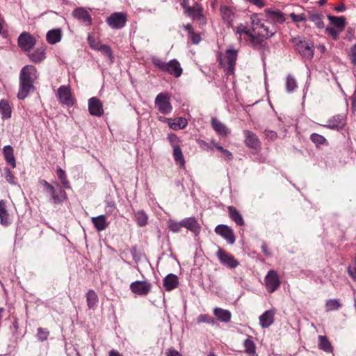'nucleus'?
Listing matches in <instances>:
<instances>
[{
	"instance_id": "a19ab883",
	"label": "nucleus",
	"mask_w": 356,
	"mask_h": 356,
	"mask_svg": "<svg viewBox=\"0 0 356 356\" xmlns=\"http://www.w3.org/2000/svg\"><path fill=\"white\" fill-rule=\"evenodd\" d=\"M275 33L276 29L273 26H272V27H269L266 25H264V27L259 31L257 34L261 35L262 38H268L272 37Z\"/></svg>"
},
{
	"instance_id": "4468645a",
	"label": "nucleus",
	"mask_w": 356,
	"mask_h": 356,
	"mask_svg": "<svg viewBox=\"0 0 356 356\" xmlns=\"http://www.w3.org/2000/svg\"><path fill=\"white\" fill-rule=\"evenodd\" d=\"M131 291L140 296L147 295L151 289V284L145 281H136L131 284Z\"/></svg>"
},
{
	"instance_id": "4d7b16f0",
	"label": "nucleus",
	"mask_w": 356,
	"mask_h": 356,
	"mask_svg": "<svg viewBox=\"0 0 356 356\" xmlns=\"http://www.w3.org/2000/svg\"><path fill=\"white\" fill-rule=\"evenodd\" d=\"M264 134L266 137L270 140H275L277 137V133L273 130L266 129Z\"/></svg>"
},
{
	"instance_id": "473e14b6",
	"label": "nucleus",
	"mask_w": 356,
	"mask_h": 356,
	"mask_svg": "<svg viewBox=\"0 0 356 356\" xmlns=\"http://www.w3.org/2000/svg\"><path fill=\"white\" fill-rule=\"evenodd\" d=\"M134 218L140 227H144L147 224L148 216L143 210L134 212Z\"/></svg>"
},
{
	"instance_id": "412c9836",
	"label": "nucleus",
	"mask_w": 356,
	"mask_h": 356,
	"mask_svg": "<svg viewBox=\"0 0 356 356\" xmlns=\"http://www.w3.org/2000/svg\"><path fill=\"white\" fill-rule=\"evenodd\" d=\"M275 311L269 309L259 316V323L262 327H268L274 322Z\"/></svg>"
},
{
	"instance_id": "f8f14e48",
	"label": "nucleus",
	"mask_w": 356,
	"mask_h": 356,
	"mask_svg": "<svg viewBox=\"0 0 356 356\" xmlns=\"http://www.w3.org/2000/svg\"><path fill=\"white\" fill-rule=\"evenodd\" d=\"M237 56L238 51L232 48H229L225 51L227 74H234Z\"/></svg>"
},
{
	"instance_id": "423d86ee",
	"label": "nucleus",
	"mask_w": 356,
	"mask_h": 356,
	"mask_svg": "<svg viewBox=\"0 0 356 356\" xmlns=\"http://www.w3.org/2000/svg\"><path fill=\"white\" fill-rule=\"evenodd\" d=\"M127 18L124 13L117 12L111 14L106 19L107 24L113 29H120L126 24Z\"/></svg>"
},
{
	"instance_id": "0e129e2a",
	"label": "nucleus",
	"mask_w": 356,
	"mask_h": 356,
	"mask_svg": "<svg viewBox=\"0 0 356 356\" xmlns=\"http://www.w3.org/2000/svg\"><path fill=\"white\" fill-rule=\"evenodd\" d=\"M222 154H223L224 158H225L226 160H227V161H230V160H232V158H233L232 154L229 151H228V150H227V149H225V150L224 151V152L222 153Z\"/></svg>"
},
{
	"instance_id": "a211bd4d",
	"label": "nucleus",
	"mask_w": 356,
	"mask_h": 356,
	"mask_svg": "<svg viewBox=\"0 0 356 356\" xmlns=\"http://www.w3.org/2000/svg\"><path fill=\"white\" fill-rule=\"evenodd\" d=\"M90 46L96 50L101 51L104 56H106L110 60L111 63L113 62V56L111 47L106 44H93L92 43V36L89 35L88 38Z\"/></svg>"
},
{
	"instance_id": "7ed1b4c3",
	"label": "nucleus",
	"mask_w": 356,
	"mask_h": 356,
	"mask_svg": "<svg viewBox=\"0 0 356 356\" xmlns=\"http://www.w3.org/2000/svg\"><path fill=\"white\" fill-rule=\"evenodd\" d=\"M40 185L44 187V191L50 195V202L54 204H58L63 202L67 199V195L64 190L61 189L60 186H58V191L49 182L44 179H40L39 181Z\"/></svg>"
},
{
	"instance_id": "4be33fe9",
	"label": "nucleus",
	"mask_w": 356,
	"mask_h": 356,
	"mask_svg": "<svg viewBox=\"0 0 356 356\" xmlns=\"http://www.w3.org/2000/svg\"><path fill=\"white\" fill-rule=\"evenodd\" d=\"M0 223L5 227L10 224L9 213L7 209V202L4 200H0Z\"/></svg>"
},
{
	"instance_id": "6ab92c4d",
	"label": "nucleus",
	"mask_w": 356,
	"mask_h": 356,
	"mask_svg": "<svg viewBox=\"0 0 356 356\" xmlns=\"http://www.w3.org/2000/svg\"><path fill=\"white\" fill-rule=\"evenodd\" d=\"M183 227L186 228L191 232H193L195 235H197L201 229L200 224L194 217L186 218L182 220Z\"/></svg>"
},
{
	"instance_id": "39448f33",
	"label": "nucleus",
	"mask_w": 356,
	"mask_h": 356,
	"mask_svg": "<svg viewBox=\"0 0 356 356\" xmlns=\"http://www.w3.org/2000/svg\"><path fill=\"white\" fill-rule=\"evenodd\" d=\"M170 99V95L166 92H161L156 95L154 104L156 108L161 113L168 115L172 112V106Z\"/></svg>"
},
{
	"instance_id": "f704fd0d",
	"label": "nucleus",
	"mask_w": 356,
	"mask_h": 356,
	"mask_svg": "<svg viewBox=\"0 0 356 356\" xmlns=\"http://www.w3.org/2000/svg\"><path fill=\"white\" fill-rule=\"evenodd\" d=\"M318 348L327 353L332 351L331 343L325 336H318Z\"/></svg>"
},
{
	"instance_id": "1a4fd4ad",
	"label": "nucleus",
	"mask_w": 356,
	"mask_h": 356,
	"mask_svg": "<svg viewBox=\"0 0 356 356\" xmlns=\"http://www.w3.org/2000/svg\"><path fill=\"white\" fill-rule=\"evenodd\" d=\"M18 45L24 51L29 52L36 44L35 38L28 32H23L18 38Z\"/></svg>"
},
{
	"instance_id": "c9c22d12",
	"label": "nucleus",
	"mask_w": 356,
	"mask_h": 356,
	"mask_svg": "<svg viewBox=\"0 0 356 356\" xmlns=\"http://www.w3.org/2000/svg\"><path fill=\"white\" fill-rule=\"evenodd\" d=\"M342 307L339 299H329L325 302V308L327 312L338 310Z\"/></svg>"
},
{
	"instance_id": "2eb2a0df",
	"label": "nucleus",
	"mask_w": 356,
	"mask_h": 356,
	"mask_svg": "<svg viewBox=\"0 0 356 356\" xmlns=\"http://www.w3.org/2000/svg\"><path fill=\"white\" fill-rule=\"evenodd\" d=\"M216 234L223 237L229 244L235 242V236L232 229L227 225H219L215 228Z\"/></svg>"
},
{
	"instance_id": "3c124183",
	"label": "nucleus",
	"mask_w": 356,
	"mask_h": 356,
	"mask_svg": "<svg viewBox=\"0 0 356 356\" xmlns=\"http://www.w3.org/2000/svg\"><path fill=\"white\" fill-rule=\"evenodd\" d=\"M310 139L316 145H322L326 143V139L324 136L315 133L311 134Z\"/></svg>"
},
{
	"instance_id": "864d4df0",
	"label": "nucleus",
	"mask_w": 356,
	"mask_h": 356,
	"mask_svg": "<svg viewBox=\"0 0 356 356\" xmlns=\"http://www.w3.org/2000/svg\"><path fill=\"white\" fill-rule=\"evenodd\" d=\"M348 56L351 60V63L356 65V44L350 48L348 51Z\"/></svg>"
},
{
	"instance_id": "c03bdc74",
	"label": "nucleus",
	"mask_w": 356,
	"mask_h": 356,
	"mask_svg": "<svg viewBox=\"0 0 356 356\" xmlns=\"http://www.w3.org/2000/svg\"><path fill=\"white\" fill-rule=\"evenodd\" d=\"M56 173H57L58 179L60 180L63 187L67 189L70 188V185L67 179V175L65 174V172L60 168H58L56 170Z\"/></svg>"
},
{
	"instance_id": "e2e57ef3",
	"label": "nucleus",
	"mask_w": 356,
	"mask_h": 356,
	"mask_svg": "<svg viewBox=\"0 0 356 356\" xmlns=\"http://www.w3.org/2000/svg\"><path fill=\"white\" fill-rule=\"evenodd\" d=\"M351 108L353 112L356 111V94L355 93L350 97Z\"/></svg>"
},
{
	"instance_id": "680f3d73",
	"label": "nucleus",
	"mask_w": 356,
	"mask_h": 356,
	"mask_svg": "<svg viewBox=\"0 0 356 356\" xmlns=\"http://www.w3.org/2000/svg\"><path fill=\"white\" fill-rule=\"evenodd\" d=\"M6 179L7 181H8L9 183L14 184V181H13L14 177L10 170H8L6 172Z\"/></svg>"
},
{
	"instance_id": "6e6552de",
	"label": "nucleus",
	"mask_w": 356,
	"mask_h": 356,
	"mask_svg": "<svg viewBox=\"0 0 356 356\" xmlns=\"http://www.w3.org/2000/svg\"><path fill=\"white\" fill-rule=\"evenodd\" d=\"M184 13L190 17L193 20L203 22L205 24L204 17L203 15V8L197 3L194 2L192 6L184 8Z\"/></svg>"
},
{
	"instance_id": "37998d69",
	"label": "nucleus",
	"mask_w": 356,
	"mask_h": 356,
	"mask_svg": "<svg viewBox=\"0 0 356 356\" xmlns=\"http://www.w3.org/2000/svg\"><path fill=\"white\" fill-rule=\"evenodd\" d=\"M220 14L222 19L228 23H231L234 19L233 13L226 6H222L220 8Z\"/></svg>"
},
{
	"instance_id": "a18cd8bd",
	"label": "nucleus",
	"mask_w": 356,
	"mask_h": 356,
	"mask_svg": "<svg viewBox=\"0 0 356 356\" xmlns=\"http://www.w3.org/2000/svg\"><path fill=\"white\" fill-rule=\"evenodd\" d=\"M251 22L252 25V31H260L263 27H264V23L261 22V19L257 15H253L251 16Z\"/></svg>"
},
{
	"instance_id": "0eeeda50",
	"label": "nucleus",
	"mask_w": 356,
	"mask_h": 356,
	"mask_svg": "<svg viewBox=\"0 0 356 356\" xmlns=\"http://www.w3.org/2000/svg\"><path fill=\"white\" fill-rule=\"evenodd\" d=\"M265 285L268 293L277 291L280 286V280L277 273L274 270L268 272L264 278Z\"/></svg>"
},
{
	"instance_id": "a878e982",
	"label": "nucleus",
	"mask_w": 356,
	"mask_h": 356,
	"mask_svg": "<svg viewBox=\"0 0 356 356\" xmlns=\"http://www.w3.org/2000/svg\"><path fill=\"white\" fill-rule=\"evenodd\" d=\"M29 59L33 63H40L45 58V48L40 47L37 48L32 53L29 54Z\"/></svg>"
},
{
	"instance_id": "ea45409f",
	"label": "nucleus",
	"mask_w": 356,
	"mask_h": 356,
	"mask_svg": "<svg viewBox=\"0 0 356 356\" xmlns=\"http://www.w3.org/2000/svg\"><path fill=\"white\" fill-rule=\"evenodd\" d=\"M297 81L296 79L291 74H288L286 80V89L289 93L294 92L297 88Z\"/></svg>"
},
{
	"instance_id": "9d476101",
	"label": "nucleus",
	"mask_w": 356,
	"mask_h": 356,
	"mask_svg": "<svg viewBox=\"0 0 356 356\" xmlns=\"http://www.w3.org/2000/svg\"><path fill=\"white\" fill-rule=\"evenodd\" d=\"M216 256L220 262L229 268L234 269L239 264V263L234 259V256L220 248H219L216 252Z\"/></svg>"
},
{
	"instance_id": "dca6fc26",
	"label": "nucleus",
	"mask_w": 356,
	"mask_h": 356,
	"mask_svg": "<svg viewBox=\"0 0 356 356\" xmlns=\"http://www.w3.org/2000/svg\"><path fill=\"white\" fill-rule=\"evenodd\" d=\"M346 124V117L343 115H337L329 119L324 127L331 129H342Z\"/></svg>"
},
{
	"instance_id": "052dcab7",
	"label": "nucleus",
	"mask_w": 356,
	"mask_h": 356,
	"mask_svg": "<svg viewBox=\"0 0 356 356\" xmlns=\"http://www.w3.org/2000/svg\"><path fill=\"white\" fill-rule=\"evenodd\" d=\"M166 356H181V355L173 348H170L166 352Z\"/></svg>"
},
{
	"instance_id": "09e8293b",
	"label": "nucleus",
	"mask_w": 356,
	"mask_h": 356,
	"mask_svg": "<svg viewBox=\"0 0 356 356\" xmlns=\"http://www.w3.org/2000/svg\"><path fill=\"white\" fill-rule=\"evenodd\" d=\"M168 228L172 232H179L181 230V228L183 227L182 220L180 222H176L173 220H169L168 222Z\"/></svg>"
},
{
	"instance_id": "c85d7f7f",
	"label": "nucleus",
	"mask_w": 356,
	"mask_h": 356,
	"mask_svg": "<svg viewBox=\"0 0 356 356\" xmlns=\"http://www.w3.org/2000/svg\"><path fill=\"white\" fill-rule=\"evenodd\" d=\"M211 126L213 129L220 136H227L229 133L228 129L225 124L218 120L216 118H212Z\"/></svg>"
},
{
	"instance_id": "c756f323",
	"label": "nucleus",
	"mask_w": 356,
	"mask_h": 356,
	"mask_svg": "<svg viewBox=\"0 0 356 356\" xmlns=\"http://www.w3.org/2000/svg\"><path fill=\"white\" fill-rule=\"evenodd\" d=\"M92 222L95 227L98 231H103L108 226V223L106 222V216L104 215H100V216H98L96 217H92Z\"/></svg>"
},
{
	"instance_id": "ddd939ff",
	"label": "nucleus",
	"mask_w": 356,
	"mask_h": 356,
	"mask_svg": "<svg viewBox=\"0 0 356 356\" xmlns=\"http://www.w3.org/2000/svg\"><path fill=\"white\" fill-rule=\"evenodd\" d=\"M88 111L91 115L100 117L104 114L103 104L97 97H91L88 99Z\"/></svg>"
},
{
	"instance_id": "393cba45",
	"label": "nucleus",
	"mask_w": 356,
	"mask_h": 356,
	"mask_svg": "<svg viewBox=\"0 0 356 356\" xmlns=\"http://www.w3.org/2000/svg\"><path fill=\"white\" fill-rule=\"evenodd\" d=\"M213 314L218 321L223 323L229 322L232 318V314L229 310L220 307L213 309Z\"/></svg>"
},
{
	"instance_id": "b1692460",
	"label": "nucleus",
	"mask_w": 356,
	"mask_h": 356,
	"mask_svg": "<svg viewBox=\"0 0 356 356\" xmlns=\"http://www.w3.org/2000/svg\"><path fill=\"white\" fill-rule=\"evenodd\" d=\"M62 38V31L60 29L49 30L46 35V39L49 44H55L59 42Z\"/></svg>"
},
{
	"instance_id": "6e6d98bb",
	"label": "nucleus",
	"mask_w": 356,
	"mask_h": 356,
	"mask_svg": "<svg viewBox=\"0 0 356 356\" xmlns=\"http://www.w3.org/2000/svg\"><path fill=\"white\" fill-rule=\"evenodd\" d=\"M236 33H238V34L245 33L248 37H250L252 35V33L250 32V31L246 26H245L242 24L237 26Z\"/></svg>"
},
{
	"instance_id": "9b49d317",
	"label": "nucleus",
	"mask_w": 356,
	"mask_h": 356,
	"mask_svg": "<svg viewBox=\"0 0 356 356\" xmlns=\"http://www.w3.org/2000/svg\"><path fill=\"white\" fill-rule=\"evenodd\" d=\"M58 98L61 104L72 106L74 104V100L72 97L70 88L67 86H61L58 89Z\"/></svg>"
},
{
	"instance_id": "bb28decb",
	"label": "nucleus",
	"mask_w": 356,
	"mask_h": 356,
	"mask_svg": "<svg viewBox=\"0 0 356 356\" xmlns=\"http://www.w3.org/2000/svg\"><path fill=\"white\" fill-rule=\"evenodd\" d=\"M243 346L245 348V353L248 356H257L256 353V346L252 339V337L248 336L243 342Z\"/></svg>"
},
{
	"instance_id": "5701e85b",
	"label": "nucleus",
	"mask_w": 356,
	"mask_h": 356,
	"mask_svg": "<svg viewBox=\"0 0 356 356\" xmlns=\"http://www.w3.org/2000/svg\"><path fill=\"white\" fill-rule=\"evenodd\" d=\"M178 284V277L175 274L170 273L163 279V286L168 291L175 289Z\"/></svg>"
},
{
	"instance_id": "aec40b11",
	"label": "nucleus",
	"mask_w": 356,
	"mask_h": 356,
	"mask_svg": "<svg viewBox=\"0 0 356 356\" xmlns=\"http://www.w3.org/2000/svg\"><path fill=\"white\" fill-rule=\"evenodd\" d=\"M73 15L75 18L81 20L86 25H90L92 23V17L89 13L83 8H76L73 11Z\"/></svg>"
},
{
	"instance_id": "8fccbe9b",
	"label": "nucleus",
	"mask_w": 356,
	"mask_h": 356,
	"mask_svg": "<svg viewBox=\"0 0 356 356\" xmlns=\"http://www.w3.org/2000/svg\"><path fill=\"white\" fill-rule=\"evenodd\" d=\"M197 322L198 323H205L210 325H214L216 321L211 316L208 314H200L197 318Z\"/></svg>"
},
{
	"instance_id": "20e7f679",
	"label": "nucleus",
	"mask_w": 356,
	"mask_h": 356,
	"mask_svg": "<svg viewBox=\"0 0 356 356\" xmlns=\"http://www.w3.org/2000/svg\"><path fill=\"white\" fill-rule=\"evenodd\" d=\"M292 42L296 45L297 50L303 57L309 59L313 58L314 46L311 42L297 37L292 39Z\"/></svg>"
},
{
	"instance_id": "69168bd1",
	"label": "nucleus",
	"mask_w": 356,
	"mask_h": 356,
	"mask_svg": "<svg viewBox=\"0 0 356 356\" xmlns=\"http://www.w3.org/2000/svg\"><path fill=\"white\" fill-rule=\"evenodd\" d=\"M251 3L256 5L259 7H262L264 6V3L262 0H248Z\"/></svg>"
},
{
	"instance_id": "f3484780",
	"label": "nucleus",
	"mask_w": 356,
	"mask_h": 356,
	"mask_svg": "<svg viewBox=\"0 0 356 356\" xmlns=\"http://www.w3.org/2000/svg\"><path fill=\"white\" fill-rule=\"evenodd\" d=\"M243 134L245 137V143L248 147L254 149L260 148V141L254 133L249 130H245L243 131Z\"/></svg>"
},
{
	"instance_id": "79ce46f5",
	"label": "nucleus",
	"mask_w": 356,
	"mask_h": 356,
	"mask_svg": "<svg viewBox=\"0 0 356 356\" xmlns=\"http://www.w3.org/2000/svg\"><path fill=\"white\" fill-rule=\"evenodd\" d=\"M173 156L177 163H179L181 166L184 165V159L182 151L179 146H175L173 149Z\"/></svg>"
},
{
	"instance_id": "4c0bfd02",
	"label": "nucleus",
	"mask_w": 356,
	"mask_h": 356,
	"mask_svg": "<svg viewBox=\"0 0 356 356\" xmlns=\"http://www.w3.org/2000/svg\"><path fill=\"white\" fill-rule=\"evenodd\" d=\"M87 305L90 309L94 308L98 302L97 293L93 290H89L86 294Z\"/></svg>"
},
{
	"instance_id": "774afa93",
	"label": "nucleus",
	"mask_w": 356,
	"mask_h": 356,
	"mask_svg": "<svg viewBox=\"0 0 356 356\" xmlns=\"http://www.w3.org/2000/svg\"><path fill=\"white\" fill-rule=\"evenodd\" d=\"M108 356H123V355L115 350H111L108 353Z\"/></svg>"
},
{
	"instance_id": "13d9d810",
	"label": "nucleus",
	"mask_w": 356,
	"mask_h": 356,
	"mask_svg": "<svg viewBox=\"0 0 356 356\" xmlns=\"http://www.w3.org/2000/svg\"><path fill=\"white\" fill-rule=\"evenodd\" d=\"M326 33L332 37L333 39L337 40L339 36V33L333 27H327Z\"/></svg>"
},
{
	"instance_id": "72a5a7b5",
	"label": "nucleus",
	"mask_w": 356,
	"mask_h": 356,
	"mask_svg": "<svg viewBox=\"0 0 356 356\" xmlns=\"http://www.w3.org/2000/svg\"><path fill=\"white\" fill-rule=\"evenodd\" d=\"M330 22L340 31H343L346 26V18L343 16H328Z\"/></svg>"
},
{
	"instance_id": "338daca9",
	"label": "nucleus",
	"mask_w": 356,
	"mask_h": 356,
	"mask_svg": "<svg viewBox=\"0 0 356 356\" xmlns=\"http://www.w3.org/2000/svg\"><path fill=\"white\" fill-rule=\"evenodd\" d=\"M191 40L193 43L197 44L200 41V37L197 34H193Z\"/></svg>"
},
{
	"instance_id": "603ef678",
	"label": "nucleus",
	"mask_w": 356,
	"mask_h": 356,
	"mask_svg": "<svg viewBox=\"0 0 356 356\" xmlns=\"http://www.w3.org/2000/svg\"><path fill=\"white\" fill-rule=\"evenodd\" d=\"M49 332L44 328L39 327L37 332V338L40 341H44L47 339Z\"/></svg>"
},
{
	"instance_id": "58836bf2",
	"label": "nucleus",
	"mask_w": 356,
	"mask_h": 356,
	"mask_svg": "<svg viewBox=\"0 0 356 356\" xmlns=\"http://www.w3.org/2000/svg\"><path fill=\"white\" fill-rule=\"evenodd\" d=\"M309 19L314 22L315 25L319 28L322 29L324 26V23L323 22V15L316 13H309L308 15Z\"/></svg>"
},
{
	"instance_id": "e433bc0d",
	"label": "nucleus",
	"mask_w": 356,
	"mask_h": 356,
	"mask_svg": "<svg viewBox=\"0 0 356 356\" xmlns=\"http://www.w3.org/2000/svg\"><path fill=\"white\" fill-rule=\"evenodd\" d=\"M187 120L184 118H176L173 122H169V127L173 130H179L185 128L187 125Z\"/></svg>"
},
{
	"instance_id": "bf43d9fd",
	"label": "nucleus",
	"mask_w": 356,
	"mask_h": 356,
	"mask_svg": "<svg viewBox=\"0 0 356 356\" xmlns=\"http://www.w3.org/2000/svg\"><path fill=\"white\" fill-rule=\"evenodd\" d=\"M115 209V203L113 201H107L105 210L106 213H112Z\"/></svg>"
},
{
	"instance_id": "cd10ccee",
	"label": "nucleus",
	"mask_w": 356,
	"mask_h": 356,
	"mask_svg": "<svg viewBox=\"0 0 356 356\" xmlns=\"http://www.w3.org/2000/svg\"><path fill=\"white\" fill-rule=\"evenodd\" d=\"M3 154L5 159L13 168L16 167L15 159L14 156L13 148L10 145H6L3 147Z\"/></svg>"
},
{
	"instance_id": "de8ad7c7",
	"label": "nucleus",
	"mask_w": 356,
	"mask_h": 356,
	"mask_svg": "<svg viewBox=\"0 0 356 356\" xmlns=\"http://www.w3.org/2000/svg\"><path fill=\"white\" fill-rule=\"evenodd\" d=\"M269 17L277 23H282L285 19L283 14L279 11H270L268 13Z\"/></svg>"
},
{
	"instance_id": "5fc2aeb1",
	"label": "nucleus",
	"mask_w": 356,
	"mask_h": 356,
	"mask_svg": "<svg viewBox=\"0 0 356 356\" xmlns=\"http://www.w3.org/2000/svg\"><path fill=\"white\" fill-rule=\"evenodd\" d=\"M289 17L294 22H300L306 21V17L304 14L296 15L292 13L289 15Z\"/></svg>"
},
{
	"instance_id": "f257e3e1",
	"label": "nucleus",
	"mask_w": 356,
	"mask_h": 356,
	"mask_svg": "<svg viewBox=\"0 0 356 356\" xmlns=\"http://www.w3.org/2000/svg\"><path fill=\"white\" fill-rule=\"evenodd\" d=\"M38 78V72L33 65L24 66L20 71L19 90L17 93L19 99H24L30 90L33 89V82Z\"/></svg>"
},
{
	"instance_id": "2f4dec72",
	"label": "nucleus",
	"mask_w": 356,
	"mask_h": 356,
	"mask_svg": "<svg viewBox=\"0 0 356 356\" xmlns=\"http://www.w3.org/2000/svg\"><path fill=\"white\" fill-rule=\"evenodd\" d=\"M0 113L3 119H8L11 117V107L8 101L5 99L0 101Z\"/></svg>"
},
{
	"instance_id": "7c9ffc66",
	"label": "nucleus",
	"mask_w": 356,
	"mask_h": 356,
	"mask_svg": "<svg viewBox=\"0 0 356 356\" xmlns=\"http://www.w3.org/2000/svg\"><path fill=\"white\" fill-rule=\"evenodd\" d=\"M228 211L229 217L237 225L242 226L244 224L242 216L236 208L232 206H229L228 207Z\"/></svg>"
},
{
	"instance_id": "49530a36",
	"label": "nucleus",
	"mask_w": 356,
	"mask_h": 356,
	"mask_svg": "<svg viewBox=\"0 0 356 356\" xmlns=\"http://www.w3.org/2000/svg\"><path fill=\"white\" fill-rule=\"evenodd\" d=\"M249 38H250V42L254 48L264 46V40L261 35H256L252 33Z\"/></svg>"
},
{
	"instance_id": "f03ea898",
	"label": "nucleus",
	"mask_w": 356,
	"mask_h": 356,
	"mask_svg": "<svg viewBox=\"0 0 356 356\" xmlns=\"http://www.w3.org/2000/svg\"><path fill=\"white\" fill-rule=\"evenodd\" d=\"M152 62L160 70L172 74L175 77H179L182 74L183 70L176 59H172L166 63L161 58L154 56L152 58Z\"/></svg>"
}]
</instances>
